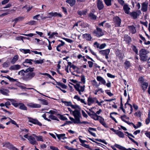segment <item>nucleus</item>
Instances as JSON below:
<instances>
[{
    "label": "nucleus",
    "mask_w": 150,
    "mask_h": 150,
    "mask_svg": "<svg viewBox=\"0 0 150 150\" xmlns=\"http://www.w3.org/2000/svg\"><path fill=\"white\" fill-rule=\"evenodd\" d=\"M35 68L30 67L25 70L26 74L24 77V80L27 81L31 80L36 75L35 72H34Z\"/></svg>",
    "instance_id": "1"
},
{
    "label": "nucleus",
    "mask_w": 150,
    "mask_h": 150,
    "mask_svg": "<svg viewBox=\"0 0 150 150\" xmlns=\"http://www.w3.org/2000/svg\"><path fill=\"white\" fill-rule=\"evenodd\" d=\"M139 53L141 60L146 61L148 59L147 54L149 53L148 51L145 49H142L139 51Z\"/></svg>",
    "instance_id": "2"
},
{
    "label": "nucleus",
    "mask_w": 150,
    "mask_h": 150,
    "mask_svg": "<svg viewBox=\"0 0 150 150\" xmlns=\"http://www.w3.org/2000/svg\"><path fill=\"white\" fill-rule=\"evenodd\" d=\"M72 114L76 119L74 123L79 124L81 123L80 118L81 117V115L80 111L77 110H75L72 111Z\"/></svg>",
    "instance_id": "3"
},
{
    "label": "nucleus",
    "mask_w": 150,
    "mask_h": 150,
    "mask_svg": "<svg viewBox=\"0 0 150 150\" xmlns=\"http://www.w3.org/2000/svg\"><path fill=\"white\" fill-rule=\"evenodd\" d=\"M93 33L95 36L98 37H100L104 35L102 29L98 27H96V29L93 31Z\"/></svg>",
    "instance_id": "4"
},
{
    "label": "nucleus",
    "mask_w": 150,
    "mask_h": 150,
    "mask_svg": "<svg viewBox=\"0 0 150 150\" xmlns=\"http://www.w3.org/2000/svg\"><path fill=\"white\" fill-rule=\"evenodd\" d=\"M110 52V50L108 49L105 50H100L99 51V53L100 54L105 55V58L106 59H108L109 58L108 55Z\"/></svg>",
    "instance_id": "5"
},
{
    "label": "nucleus",
    "mask_w": 150,
    "mask_h": 150,
    "mask_svg": "<svg viewBox=\"0 0 150 150\" xmlns=\"http://www.w3.org/2000/svg\"><path fill=\"white\" fill-rule=\"evenodd\" d=\"M141 13V11L139 10L136 11H133L130 13L129 14L134 19H136Z\"/></svg>",
    "instance_id": "6"
},
{
    "label": "nucleus",
    "mask_w": 150,
    "mask_h": 150,
    "mask_svg": "<svg viewBox=\"0 0 150 150\" xmlns=\"http://www.w3.org/2000/svg\"><path fill=\"white\" fill-rule=\"evenodd\" d=\"M97 7L99 10H102L104 7V4L101 0H97Z\"/></svg>",
    "instance_id": "7"
},
{
    "label": "nucleus",
    "mask_w": 150,
    "mask_h": 150,
    "mask_svg": "<svg viewBox=\"0 0 150 150\" xmlns=\"http://www.w3.org/2000/svg\"><path fill=\"white\" fill-rule=\"evenodd\" d=\"M113 20L116 26L119 27L120 26L121 20L119 17L116 16L113 18Z\"/></svg>",
    "instance_id": "8"
},
{
    "label": "nucleus",
    "mask_w": 150,
    "mask_h": 150,
    "mask_svg": "<svg viewBox=\"0 0 150 150\" xmlns=\"http://www.w3.org/2000/svg\"><path fill=\"white\" fill-rule=\"evenodd\" d=\"M148 3L147 2H144L142 4L141 10L144 12H146L147 11Z\"/></svg>",
    "instance_id": "9"
},
{
    "label": "nucleus",
    "mask_w": 150,
    "mask_h": 150,
    "mask_svg": "<svg viewBox=\"0 0 150 150\" xmlns=\"http://www.w3.org/2000/svg\"><path fill=\"white\" fill-rule=\"evenodd\" d=\"M29 122L34 124L40 126L42 125V124L36 119L30 118Z\"/></svg>",
    "instance_id": "10"
},
{
    "label": "nucleus",
    "mask_w": 150,
    "mask_h": 150,
    "mask_svg": "<svg viewBox=\"0 0 150 150\" xmlns=\"http://www.w3.org/2000/svg\"><path fill=\"white\" fill-rule=\"evenodd\" d=\"M28 140L30 143L31 144L34 145L38 144L35 138L31 136L30 137V138H29Z\"/></svg>",
    "instance_id": "11"
},
{
    "label": "nucleus",
    "mask_w": 150,
    "mask_h": 150,
    "mask_svg": "<svg viewBox=\"0 0 150 150\" xmlns=\"http://www.w3.org/2000/svg\"><path fill=\"white\" fill-rule=\"evenodd\" d=\"M18 106H19V108L23 110H27L28 108L25 105L21 103H18Z\"/></svg>",
    "instance_id": "12"
},
{
    "label": "nucleus",
    "mask_w": 150,
    "mask_h": 150,
    "mask_svg": "<svg viewBox=\"0 0 150 150\" xmlns=\"http://www.w3.org/2000/svg\"><path fill=\"white\" fill-rule=\"evenodd\" d=\"M21 68V66L18 64L13 65L9 68V69L11 70H17L20 69Z\"/></svg>",
    "instance_id": "13"
},
{
    "label": "nucleus",
    "mask_w": 150,
    "mask_h": 150,
    "mask_svg": "<svg viewBox=\"0 0 150 150\" xmlns=\"http://www.w3.org/2000/svg\"><path fill=\"white\" fill-rule=\"evenodd\" d=\"M28 106L31 108H40L41 107L40 105L38 104L34 103H30Z\"/></svg>",
    "instance_id": "14"
},
{
    "label": "nucleus",
    "mask_w": 150,
    "mask_h": 150,
    "mask_svg": "<svg viewBox=\"0 0 150 150\" xmlns=\"http://www.w3.org/2000/svg\"><path fill=\"white\" fill-rule=\"evenodd\" d=\"M128 28L129 31L132 34L135 33L136 32V28L133 25L128 26Z\"/></svg>",
    "instance_id": "15"
},
{
    "label": "nucleus",
    "mask_w": 150,
    "mask_h": 150,
    "mask_svg": "<svg viewBox=\"0 0 150 150\" xmlns=\"http://www.w3.org/2000/svg\"><path fill=\"white\" fill-rule=\"evenodd\" d=\"M96 100V98H92L89 97L88 98V104L89 105H90L91 104L93 103Z\"/></svg>",
    "instance_id": "16"
},
{
    "label": "nucleus",
    "mask_w": 150,
    "mask_h": 150,
    "mask_svg": "<svg viewBox=\"0 0 150 150\" xmlns=\"http://www.w3.org/2000/svg\"><path fill=\"white\" fill-rule=\"evenodd\" d=\"M96 79L98 81L101 82L102 84L105 85L106 81L102 77L100 76H97Z\"/></svg>",
    "instance_id": "17"
},
{
    "label": "nucleus",
    "mask_w": 150,
    "mask_h": 150,
    "mask_svg": "<svg viewBox=\"0 0 150 150\" xmlns=\"http://www.w3.org/2000/svg\"><path fill=\"white\" fill-rule=\"evenodd\" d=\"M9 91L8 90L6 89L1 88L0 90V92L2 94L4 95L8 96V93Z\"/></svg>",
    "instance_id": "18"
},
{
    "label": "nucleus",
    "mask_w": 150,
    "mask_h": 150,
    "mask_svg": "<svg viewBox=\"0 0 150 150\" xmlns=\"http://www.w3.org/2000/svg\"><path fill=\"white\" fill-rule=\"evenodd\" d=\"M123 9L125 13L126 14H129L130 8L128 7V5H125L123 6Z\"/></svg>",
    "instance_id": "19"
},
{
    "label": "nucleus",
    "mask_w": 150,
    "mask_h": 150,
    "mask_svg": "<svg viewBox=\"0 0 150 150\" xmlns=\"http://www.w3.org/2000/svg\"><path fill=\"white\" fill-rule=\"evenodd\" d=\"M66 2L69 4L70 6H73L75 4L76 0H66Z\"/></svg>",
    "instance_id": "20"
},
{
    "label": "nucleus",
    "mask_w": 150,
    "mask_h": 150,
    "mask_svg": "<svg viewBox=\"0 0 150 150\" xmlns=\"http://www.w3.org/2000/svg\"><path fill=\"white\" fill-rule=\"evenodd\" d=\"M19 75H21L22 76V79L24 80V77L25 75L26 74L25 70H24V69H22L21 71H19L18 73Z\"/></svg>",
    "instance_id": "21"
},
{
    "label": "nucleus",
    "mask_w": 150,
    "mask_h": 150,
    "mask_svg": "<svg viewBox=\"0 0 150 150\" xmlns=\"http://www.w3.org/2000/svg\"><path fill=\"white\" fill-rule=\"evenodd\" d=\"M18 58L19 57L18 55H16L14 56L11 62V63L12 64H14L18 59Z\"/></svg>",
    "instance_id": "22"
},
{
    "label": "nucleus",
    "mask_w": 150,
    "mask_h": 150,
    "mask_svg": "<svg viewBox=\"0 0 150 150\" xmlns=\"http://www.w3.org/2000/svg\"><path fill=\"white\" fill-rule=\"evenodd\" d=\"M83 36L88 40H91L92 38L91 35L89 34L86 33L83 35Z\"/></svg>",
    "instance_id": "23"
},
{
    "label": "nucleus",
    "mask_w": 150,
    "mask_h": 150,
    "mask_svg": "<svg viewBox=\"0 0 150 150\" xmlns=\"http://www.w3.org/2000/svg\"><path fill=\"white\" fill-rule=\"evenodd\" d=\"M79 25L82 28H86L88 27V24L83 22L79 21Z\"/></svg>",
    "instance_id": "24"
},
{
    "label": "nucleus",
    "mask_w": 150,
    "mask_h": 150,
    "mask_svg": "<svg viewBox=\"0 0 150 150\" xmlns=\"http://www.w3.org/2000/svg\"><path fill=\"white\" fill-rule=\"evenodd\" d=\"M55 134L58 138L59 140L61 139H64V138H66L65 137L66 135L65 134H58L57 133H55Z\"/></svg>",
    "instance_id": "25"
},
{
    "label": "nucleus",
    "mask_w": 150,
    "mask_h": 150,
    "mask_svg": "<svg viewBox=\"0 0 150 150\" xmlns=\"http://www.w3.org/2000/svg\"><path fill=\"white\" fill-rule=\"evenodd\" d=\"M125 68L126 69H128L131 66V64L129 61L126 60L124 63Z\"/></svg>",
    "instance_id": "26"
},
{
    "label": "nucleus",
    "mask_w": 150,
    "mask_h": 150,
    "mask_svg": "<svg viewBox=\"0 0 150 150\" xmlns=\"http://www.w3.org/2000/svg\"><path fill=\"white\" fill-rule=\"evenodd\" d=\"M24 17L20 16L15 18L12 21H14L15 24H16L18 21H21L24 19Z\"/></svg>",
    "instance_id": "27"
},
{
    "label": "nucleus",
    "mask_w": 150,
    "mask_h": 150,
    "mask_svg": "<svg viewBox=\"0 0 150 150\" xmlns=\"http://www.w3.org/2000/svg\"><path fill=\"white\" fill-rule=\"evenodd\" d=\"M10 100L11 103V104L15 107H18V103H16V101L12 99H7Z\"/></svg>",
    "instance_id": "28"
},
{
    "label": "nucleus",
    "mask_w": 150,
    "mask_h": 150,
    "mask_svg": "<svg viewBox=\"0 0 150 150\" xmlns=\"http://www.w3.org/2000/svg\"><path fill=\"white\" fill-rule=\"evenodd\" d=\"M141 85L142 89L144 91L147 89V87L148 86V83L145 82L144 83L141 84Z\"/></svg>",
    "instance_id": "29"
},
{
    "label": "nucleus",
    "mask_w": 150,
    "mask_h": 150,
    "mask_svg": "<svg viewBox=\"0 0 150 150\" xmlns=\"http://www.w3.org/2000/svg\"><path fill=\"white\" fill-rule=\"evenodd\" d=\"M8 11L7 12L2 13L1 15H0V17H3L6 15L10 13V12L14 11V10L12 9L11 10H7Z\"/></svg>",
    "instance_id": "30"
},
{
    "label": "nucleus",
    "mask_w": 150,
    "mask_h": 150,
    "mask_svg": "<svg viewBox=\"0 0 150 150\" xmlns=\"http://www.w3.org/2000/svg\"><path fill=\"white\" fill-rule=\"evenodd\" d=\"M38 100L41 101V104L42 105H47L48 104V102L45 99H38Z\"/></svg>",
    "instance_id": "31"
},
{
    "label": "nucleus",
    "mask_w": 150,
    "mask_h": 150,
    "mask_svg": "<svg viewBox=\"0 0 150 150\" xmlns=\"http://www.w3.org/2000/svg\"><path fill=\"white\" fill-rule=\"evenodd\" d=\"M57 84L58 86H60L63 88L66 89L67 87V86L66 85L63 84L62 83L57 82Z\"/></svg>",
    "instance_id": "32"
},
{
    "label": "nucleus",
    "mask_w": 150,
    "mask_h": 150,
    "mask_svg": "<svg viewBox=\"0 0 150 150\" xmlns=\"http://www.w3.org/2000/svg\"><path fill=\"white\" fill-rule=\"evenodd\" d=\"M32 62H33V59H25V61L24 62L23 64L27 63V64H29L30 65H32Z\"/></svg>",
    "instance_id": "33"
},
{
    "label": "nucleus",
    "mask_w": 150,
    "mask_h": 150,
    "mask_svg": "<svg viewBox=\"0 0 150 150\" xmlns=\"http://www.w3.org/2000/svg\"><path fill=\"white\" fill-rule=\"evenodd\" d=\"M115 134L117 135L120 137H124V133L120 131H119L117 130Z\"/></svg>",
    "instance_id": "34"
},
{
    "label": "nucleus",
    "mask_w": 150,
    "mask_h": 150,
    "mask_svg": "<svg viewBox=\"0 0 150 150\" xmlns=\"http://www.w3.org/2000/svg\"><path fill=\"white\" fill-rule=\"evenodd\" d=\"M113 0H103L105 4L107 6H110L111 5V2Z\"/></svg>",
    "instance_id": "35"
},
{
    "label": "nucleus",
    "mask_w": 150,
    "mask_h": 150,
    "mask_svg": "<svg viewBox=\"0 0 150 150\" xmlns=\"http://www.w3.org/2000/svg\"><path fill=\"white\" fill-rule=\"evenodd\" d=\"M124 40L127 42V43H129L131 41V38L128 35H125L124 37Z\"/></svg>",
    "instance_id": "36"
},
{
    "label": "nucleus",
    "mask_w": 150,
    "mask_h": 150,
    "mask_svg": "<svg viewBox=\"0 0 150 150\" xmlns=\"http://www.w3.org/2000/svg\"><path fill=\"white\" fill-rule=\"evenodd\" d=\"M20 50L21 52H22L24 54H27L28 53H30V50L29 49H20Z\"/></svg>",
    "instance_id": "37"
},
{
    "label": "nucleus",
    "mask_w": 150,
    "mask_h": 150,
    "mask_svg": "<svg viewBox=\"0 0 150 150\" xmlns=\"http://www.w3.org/2000/svg\"><path fill=\"white\" fill-rule=\"evenodd\" d=\"M89 16L91 19L92 20H95L96 19V16L94 15L92 13H90L89 15Z\"/></svg>",
    "instance_id": "38"
},
{
    "label": "nucleus",
    "mask_w": 150,
    "mask_h": 150,
    "mask_svg": "<svg viewBox=\"0 0 150 150\" xmlns=\"http://www.w3.org/2000/svg\"><path fill=\"white\" fill-rule=\"evenodd\" d=\"M114 146L118 149H119L121 150H124V149H125V147L116 144H115Z\"/></svg>",
    "instance_id": "39"
},
{
    "label": "nucleus",
    "mask_w": 150,
    "mask_h": 150,
    "mask_svg": "<svg viewBox=\"0 0 150 150\" xmlns=\"http://www.w3.org/2000/svg\"><path fill=\"white\" fill-rule=\"evenodd\" d=\"M7 145L12 150H18L16 148L14 147L13 145L10 144V143H7Z\"/></svg>",
    "instance_id": "40"
},
{
    "label": "nucleus",
    "mask_w": 150,
    "mask_h": 150,
    "mask_svg": "<svg viewBox=\"0 0 150 150\" xmlns=\"http://www.w3.org/2000/svg\"><path fill=\"white\" fill-rule=\"evenodd\" d=\"M77 13L80 16H81L82 15H86V12L85 11H78Z\"/></svg>",
    "instance_id": "41"
},
{
    "label": "nucleus",
    "mask_w": 150,
    "mask_h": 150,
    "mask_svg": "<svg viewBox=\"0 0 150 150\" xmlns=\"http://www.w3.org/2000/svg\"><path fill=\"white\" fill-rule=\"evenodd\" d=\"M50 119L52 120H57L58 121H59V120H58L57 117L55 116H54L53 115H50L49 117Z\"/></svg>",
    "instance_id": "42"
},
{
    "label": "nucleus",
    "mask_w": 150,
    "mask_h": 150,
    "mask_svg": "<svg viewBox=\"0 0 150 150\" xmlns=\"http://www.w3.org/2000/svg\"><path fill=\"white\" fill-rule=\"evenodd\" d=\"M115 114V115H117V112H112L110 113V117L112 119V120H113L114 121H115L116 123H117V122L116 121V119L113 117L112 116V114Z\"/></svg>",
    "instance_id": "43"
},
{
    "label": "nucleus",
    "mask_w": 150,
    "mask_h": 150,
    "mask_svg": "<svg viewBox=\"0 0 150 150\" xmlns=\"http://www.w3.org/2000/svg\"><path fill=\"white\" fill-rule=\"evenodd\" d=\"M33 62H35V64H42L44 62L43 59H42L40 60H33Z\"/></svg>",
    "instance_id": "44"
},
{
    "label": "nucleus",
    "mask_w": 150,
    "mask_h": 150,
    "mask_svg": "<svg viewBox=\"0 0 150 150\" xmlns=\"http://www.w3.org/2000/svg\"><path fill=\"white\" fill-rule=\"evenodd\" d=\"M32 6H31V7H30L29 6H23V9H26L27 10V11L28 12L32 9Z\"/></svg>",
    "instance_id": "45"
},
{
    "label": "nucleus",
    "mask_w": 150,
    "mask_h": 150,
    "mask_svg": "<svg viewBox=\"0 0 150 150\" xmlns=\"http://www.w3.org/2000/svg\"><path fill=\"white\" fill-rule=\"evenodd\" d=\"M138 80L139 82V83L141 84H142L145 82L144 79L142 77H140Z\"/></svg>",
    "instance_id": "46"
},
{
    "label": "nucleus",
    "mask_w": 150,
    "mask_h": 150,
    "mask_svg": "<svg viewBox=\"0 0 150 150\" xmlns=\"http://www.w3.org/2000/svg\"><path fill=\"white\" fill-rule=\"evenodd\" d=\"M120 118H121L122 120L124 122V121L125 120L124 118H125L126 119L129 120V117L125 115H121L120 117Z\"/></svg>",
    "instance_id": "47"
},
{
    "label": "nucleus",
    "mask_w": 150,
    "mask_h": 150,
    "mask_svg": "<svg viewBox=\"0 0 150 150\" xmlns=\"http://www.w3.org/2000/svg\"><path fill=\"white\" fill-rule=\"evenodd\" d=\"M36 139L38 141H43V137L41 136H39L36 137Z\"/></svg>",
    "instance_id": "48"
},
{
    "label": "nucleus",
    "mask_w": 150,
    "mask_h": 150,
    "mask_svg": "<svg viewBox=\"0 0 150 150\" xmlns=\"http://www.w3.org/2000/svg\"><path fill=\"white\" fill-rule=\"evenodd\" d=\"M36 23V22L35 21L32 20L28 22V24L29 25H35Z\"/></svg>",
    "instance_id": "49"
},
{
    "label": "nucleus",
    "mask_w": 150,
    "mask_h": 150,
    "mask_svg": "<svg viewBox=\"0 0 150 150\" xmlns=\"http://www.w3.org/2000/svg\"><path fill=\"white\" fill-rule=\"evenodd\" d=\"M99 117H100V116L96 114L95 115L93 116L92 118L95 120H99Z\"/></svg>",
    "instance_id": "50"
},
{
    "label": "nucleus",
    "mask_w": 150,
    "mask_h": 150,
    "mask_svg": "<svg viewBox=\"0 0 150 150\" xmlns=\"http://www.w3.org/2000/svg\"><path fill=\"white\" fill-rule=\"evenodd\" d=\"M40 74L42 75L47 76L51 79L54 80V78L50 74H49L48 73H40Z\"/></svg>",
    "instance_id": "51"
},
{
    "label": "nucleus",
    "mask_w": 150,
    "mask_h": 150,
    "mask_svg": "<svg viewBox=\"0 0 150 150\" xmlns=\"http://www.w3.org/2000/svg\"><path fill=\"white\" fill-rule=\"evenodd\" d=\"M53 14L54 17L59 16L60 17H62V16L61 14L58 13L56 12L53 13Z\"/></svg>",
    "instance_id": "52"
},
{
    "label": "nucleus",
    "mask_w": 150,
    "mask_h": 150,
    "mask_svg": "<svg viewBox=\"0 0 150 150\" xmlns=\"http://www.w3.org/2000/svg\"><path fill=\"white\" fill-rule=\"evenodd\" d=\"M106 44L105 43H103L101 45L100 44L99 48L100 49H103L106 46Z\"/></svg>",
    "instance_id": "53"
},
{
    "label": "nucleus",
    "mask_w": 150,
    "mask_h": 150,
    "mask_svg": "<svg viewBox=\"0 0 150 150\" xmlns=\"http://www.w3.org/2000/svg\"><path fill=\"white\" fill-rule=\"evenodd\" d=\"M133 50L136 53V54H138V51L137 49L135 46L133 45L132 47Z\"/></svg>",
    "instance_id": "54"
},
{
    "label": "nucleus",
    "mask_w": 150,
    "mask_h": 150,
    "mask_svg": "<svg viewBox=\"0 0 150 150\" xmlns=\"http://www.w3.org/2000/svg\"><path fill=\"white\" fill-rule=\"evenodd\" d=\"M63 102L64 103L65 105L67 106H70L72 103L71 102L64 101Z\"/></svg>",
    "instance_id": "55"
},
{
    "label": "nucleus",
    "mask_w": 150,
    "mask_h": 150,
    "mask_svg": "<svg viewBox=\"0 0 150 150\" xmlns=\"http://www.w3.org/2000/svg\"><path fill=\"white\" fill-rule=\"evenodd\" d=\"M58 115H60V118L62 120H67V117H65L64 116L62 115H60L59 114H58Z\"/></svg>",
    "instance_id": "56"
},
{
    "label": "nucleus",
    "mask_w": 150,
    "mask_h": 150,
    "mask_svg": "<svg viewBox=\"0 0 150 150\" xmlns=\"http://www.w3.org/2000/svg\"><path fill=\"white\" fill-rule=\"evenodd\" d=\"M80 86L79 84H77L74 86V88L77 91H79L80 90Z\"/></svg>",
    "instance_id": "57"
},
{
    "label": "nucleus",
    "mask_w": 150,
    "mask_h": 150,
    "mask_svg": "<svg viewBox=\"0 0 150 150\" xmlns=\"http://www.w3.org/2000/svg\"><path fill=\"white\" fill-rule=\"evenodd\" d=\"M81 81L84 83L85 82V77L84 75H81Z\"/></svg>",
    "instance_id": "58"
},
{
    "label": "nucleus",
    "mask_w": 150,
    "mask_h": 150,
    "mask_svg": "<svg viewBox=\"0 0 150 150\" xmlns=\"http://www.w3.org/2000/svg\"><path fill=\"white\" fill-rule=\"evenodd\" d=\"M23 38L22 36L17 37L16 38V40H22L23 42Z\"/></svg>",
    "instance_id": "59"
},
{
    "label": "nucleus",
    "mask_w": 150,
    "mask_h": 150,
    "mask_svg": "<svg viewBox=\"0 0 150 150\" xmlns=\"http://www.w3.org/2000/svg\"><path fill=\"white\" fill-rule=\"evenodd\" d=\"M88 63L89 65V67L90 68H92L93 64V63L92 62L90 61H88Z\"/></svg>",
    "instance_id": "60"
},
{
    "label": "nucleus",
    "mask_w": 150,
    "mask_h": 150,
    "mask_svg": "<svg viewBox=\"0 0 150 150\" xmlns=\"http://www.w3.org/2000/svg\"><path fill=\"white\" fill-rule=\"evenodd\" d=\"M107 75L108 77L111 78H114L115 77V76L112 75L109 73L107 74Z\"/></svg>",
    "instance_id": "61"
},
{
    "label": "nucleus",
    "mask_w": 150,
    "mask_h": 150,
    "mask_svg": "<svg viewBox=\"0 0 150 150\" xmlns=\"http://www.w3.org/2000/svg\"><path fill=\"white\" fill-rule=\"evenodd\" d=\"M63 39L64 40L67 42L70 43H71L73 42V41L70 39L66 38H63Z\"/></svg>",
    "instance_id": "62"
},
{
    "label": "nucleus",
    "mask_w": 150,
    "mask_h": 150,
    "mask_svg": "<svg viewBox=\"0 0 150 150\" xmlns=\"http://www.w3.org/2000/svg\"><path fill=\"white\" fill-rule=\"evenodd\" d=\"M58 33L57 32H56V33L53 32V33H52L51 34V35H50V36L49 37V38H53V37L54 36V35H58Z\"/></svg>",
    "instance_id": "63"
},
{
    "label": "nucleus",
    "mask_w": 150,
    "mask_h": 150,
    "mask_svg": "<svg viewBox=\"0 0 150 150\" xmlns=\"http://www.w3.org/2000/svg\"><path fill=\"white\" fill-rule=\"evenodd\" d=\"M50 148L52 150H59L57 147L53 146H50Z\"/></svg>",
    "instance_id": "64"
}]
</instances>
